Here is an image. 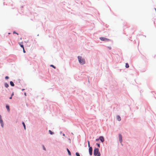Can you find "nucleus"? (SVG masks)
Instances as JSON below:
<instances>
[{"label":"nucleus","instance_id":"f257e3e1","mask_svg":"<svg viewBox=\"0 0 156 156\" xmlns=\"http://www.w3.org/2000/svg\"><path fill=\"white\" fill-rule=\"evenodd\" d=\"M79 62L80 63L83 64L85 63V61L84 59L82 57L78 56V57Z\"/></svg>","mask_w":156,"mask_h":156},{"label":"nucleus","instance_id":"f03ea898","mask_svg":"<svg viewBox=\"0 0 156 156\" xmlns=\"http://www.w3.org/2000/svg\"><path fill=\"white\" fill-rule=\"evenodd\" d=\"M94 155L97 156H100V154L99 152V149L97 148H95L94 150Z\"/></svg>","mask_w":156,"mask_h":156},{"label":"nucleus","instance_id":"7ed1b4c3","mask_svg":"<svg viewBox=\"0 0 156 156\" xmlns=\"http://www.w3.org/2000/svg\"><path fill=\"white\" fill-rule=\"evenodd\" d=\"M100 39L102 41H110V40L109 39L106 38H105V37H100Z\"/></svg>","mask_w":156,"mask_h":156},{"label":"nucleus","instance_id":"20e7f679","mask_svg":"<svg viewBox=\"0 0 156 156\" xmlns=\"http://www.w3.org/2000/svg\"><path fill=\"white\" fill-rule=\"evenodd\" d=\"M89 152L90 154L91 155L92 154V148L91 147H89Z\"/></svg>","mask_w":156,"mask_h":156},{"label":"nucleus","instance_id":"39448f33","mask_svg":"<svg viewBox=\"0 0 156 156\" xmlns=\"http://www.w3.org/2000/svg\"><path fill=\"white\" fill-rule=\"evenodd\" d=\"M119 140L120 141V142L121 143H122V135L121 134H119Z\"/></svg>","mask_w":156,"mask_h":156},{"label":"nucleus","instance_id":"423d86ee","mask_svg":"<svg viewBox=\"0 0 156 156\" xmlns=\"http://www.w3.org/2000/svg\"><path fill=\"white\" fill-rule=\"evenodd\" d=\"M99 139L102 142H103L104 141V138L102 136H100L99 137Z\"/></svg>","mask_w":156,"mask_h":156},{"label":"nucleus","instance_id":"0eeeda50","mask_svg":"<svg viewBox=\"0 0 156 156\" xmlns=\"http://www.w3.org/2000/svg\"><path fill=\"white\" fill-rule=\"evenodd\" d=\"M0 123L1 124L2 126V127H3L4 124H3V120H2V119H0Z\"/></svg>","mask_w":156,"mask_h":156},{"label":"nucleus","instance_id":"6e6552de","mask_svg":"<svg viewBox=\"0 0 156 156\" xmlns=\"http://www.w3.org/2000/svg\"><path fill=\"white\" fill-rule=\"evenodd\" d=\"M117 120L119 121H120L121 120V118L119 115H117L116 117Z\"/></svg>","mask_w":156,"mask_h":156},{"label":"nucleus","instance_id":"1a4fd4ad","mask_svg":"<svg viewBox=\"0 0 156 156\" xmlns=\"http://www.w3.org/2000/svg\"><path fill=\"white\" fill-rule=\"evenodd\" d=\"M6 107L7 110H8V111L9 112L10 109L9 106L8 105H6Z\"/></svg>","mask_w":156,"mask_h":156},{"label":"nucleus","instance_id":"9d476101","mask_svg":"<svg viewBox=\"0 0 156 156\" xmlns=\"http://www.w3.org/2000/svg\"><path fill=\"white\" fill-rule=\"evenodd\" d=\"M10 85L11 86H12V87L14 86V84L13 83L12 81H10Z\"/></svg>","mask_w":156,"mask_h":156},{"label":"nucleus","instance_id":"9b49d317","mask_svg":"<svg viewBox=\"0 0 156 156\" xmlns=\"http://www.w3.org/2000/svg\"><path fill=\"white\" fill-rule=\"evenodd\" d=\"M5 87L6 88L8 87L9 86L8 84V83H5Z\"/></svg>","mask_w":156,"mask_h":156},{"label":"nucleus","instance_id":"f8f14e48","mask_svg":"<svg viewBox=\"0 0 156 156\" xmlns=\"http://www.w3.org/2000/svg\"><path fill=\"white\" fill-rule=\"evenodd\" d=\"M67 151L68 152V154L69 155H71V153L70 151L68 149H67Z\"/></svg>","mask_w":156,"mask_h":156},{"label":"nucleus","instance_id":"ddd939ff","mask_svg":"<svg viewBox=\"0 0 156 156\" xmlns=\"http://www.w3.org/2000/svg\"><path fill=\"white\" fill-rule=\"evenodd\" d=\"M20 45V47L23 48H24L23 45L21 44V43H19Z\"/></svg>","mask_w":156,"mask_h":156},{"label":"nucleus","instance_id":"4468645a","mask_svg":"<svg viewBox=\"0 0 156 156\" xmlns=\"http://www.w3.org/2000/svg\"><path fill=\"white\" fill-rule=\"evenodd\" d=\"M49 132L50 133V134L51 135H52L54 134V133L50 130H49Z\"/></svg>","mask_w":156,"mask_h":156},{"label":"nucleus","instance_id":"2eb2a0df","mask_svg":"<svg viewBox=\"0 0 156 156\" xmlns=\"http://www.w3.org/2000/svg\"><path fill=\"white\" fill-rule=\"evenodd\" d=\"M125 66L126 68H128L129 67V64L128 63H126V64Z\"/></svg>","mask_w":156,"mask_h":156},{"label":"nucleus","instance_id":"dca6fc26","mask_svg":"<svg viewBox=\"0 0 156 156\" xmlns=\"http://www.w3.org/2000/svg\"><path fill=\"white\" fill-rule=\"evenodd\" d=\"M22 124L24 126V129L25 130L26 129V126H25L24 123V122H23Z\"/></svg>","mask_w":156,"mask_h":156},{"label":"nucleus","instance_id":"f3484780","mask_svg":"<svg viewBox=\"0 0 156 156\" xmlns=\"http://www.w3.org/2000/svg\"><path fill=\"white\" fill-rule=\"evenodd\" d=\"M76 154L77 156H80V154L78 152H76Z\"/></svg>","mask_w":156,"mask_h":156},{"label":"nucleus","instance_id":"a211bd4d","mask_svg":"<svg viewBox=\"0 0 156 156\" xmlns=\"http://www.w3.org/2000/svg\"><path fill=\"white\" fill-rule=\"evenodd\" d=\"M51 66L52 67H53V68H54V69H55L56 68V67H55L53 65H51Z\"/></svg>","mask_w":156,"mask_h":156},{"label":"nucleus","instance_id":"6ab92c4d","mask_svg":"<svg viewBox=\"0 0 156 156\" xmlns=\"http://www.w3.org/2000/svg\"><path fill=\"white\" fill-rule=\"evenodd\" d=\"M88 146L89 147H90V142H89V141H88Z\"/></svg>","mask_w":156,"mask_h":156},{"label":"nucleus","instance_id":"aec40b11","mask_svg":"<svg viewBox=\"0 0 156 156\" xmlns=\"http://www.w3.org/2000/svg\"><path fill=\"white\" fill-rule=\"evenodd\" d=\"M23 52L24 53H25L26 52V51H25V50H24V48H23Z\"/></svg>","mask_w":156,"mask_h":156},{"label":"nucleus","instance_id":"412c9836","mask_svg":"<svg viewBox=\"0 0 156 156\" xmlns=\"http://www.w3.org/2000/svg\"><path fill=\"white\" fill-rule=\"evenodd\" d=\"M97 145H98V147H100V144L98 143H97Z\"/></svg>","mask_w":156,"mask_h":156},{"label":"nucleus","instance_id":"4be33fe9","mask_svg":"<svg viewBox=\"0 0 156 156\" xmlns=\"http://www.w3.org/2000/svg\"><path fill=\"white\" fill-rule=\"evenodd\" d=\"M9 78V77L8 76H6L5 77V78L6 79H8Z\"/></svg>","mask_w":156,"mask_h":156},{"label":"nucleus","instance_id":"5701e85b","mask_svg":"<svg viewBox=\"0 0 156 156\" xmlns=\"http://www.w3.org/2000/svg\"><path fill=\"white\" fill-rule=\"evenodd\" d=\"M13 34H17V35H18V33H17L15 31H14V32H13Z\"/></svg>","mask_w":156,"mask_h":156},{"label":"nucleus","instance_id":"b1692460","mask_svg":"<svg viewBox=\"0 0 156 156\" xmlns=\"http://www.w3.org/2000/svg\"><path fill=\"white\" fill-rule=\"evenodd\" d=\"M108 48L110 50L111 49V47H108Z\"/></svg>","mask_w":156,"mask_h":156},{"label":"nucleus","instance_id":"393cba45","mask_svg":"<svg viewBox=\"0 0 156 156\" xmlns=\"http://www.w3.org/2000/svg\"><path fill=\"white\" fill-rule=\"evenodd\" d=\"M43 148L44 150H46L45 148V147H44V146H43Z\"/></svg>","mask_w":156,"mask_h":156},{"label":"nucleus","instance_id":"a878e982","mask_svg":"<svg viewBox=\"0 0 156 156\" xmlns=\"http://www.w3.org/2000/svg\"><path fill=\"white\" fill-rule=\"evenodd\" d=\"M2 119V116L1 115H0V119Z\"/></svg>","mask_w":156,"mask_h":156},{"label":"nucleus","instance_id":"bb28decb","mask_svg":"<svg viewBox=\"0 0 156 156\" xmlns=\"http://www.w3.org/2000/svg\"><path fill=\"white\" fill-rule=\"evenodd\" d=\"M99 140V138L96 139V141H98V140Z\"/></svg>","mask_w":156,"mask_h":156},{"label":"nucleus","instance_id":"cd10ccee","mask_svg":"<svg viewBox=\"0 0 156 156\" xmlns=\"http://www.w3.org/2000/svg\"><path fill=\"white\" fill-rule=\"evenodd\" d=\"M12 98V96H11V97H10L9 98V99H11Z\"/></svg>","mask_w":156,"mask_h":156},{"label":"nucleus","instance_id":"c85d7f7f","mask_svg":"<svg viewBox=\"0 0 156 156\" xmlns=\"http://www.w3.org/2000/svg\"><path fill=\"white\" fill-rule=\"evenodd\" d=\"M24 94H25V96H26V93H24Z\"/></svg>","mask_w":156,"mask_h":156},{"label":"nucleus","instance_id":"c756f323","mask_svg":"<svg viewBox=\"0 0 156 156\" xmlns=\"http://www.w3.org/2000/svg\"><path fill=\"white\" fill-rule=\"evenodd\" d=\"M13 95V94H12V95H11V96H12Z\"/></svg>","mask_w":156,"mask_h":156},{"label":"nucleus","instance_id":"7c9ffc66","mask_svg":"<svg viewBox=\"0 0 156 156\" xmlns=\"http://www.w3.org/2000/svg\"><path fill=\"white\" fill-rule=\"evenodd\" d=\"M63 136H65V134H63Z\"/></svg>","mask_w":156,"mask_h":156},{"label":"nucleus","instance_id":"2f4dec72","mask_svg":"<svg viewBox=\"0 0 156 156\" xmlns=\"http://www.w3.org/2000/svg\"><path fill=\"white\" fill-rule=\"evenodd\" d=\"M24 90V89H23L22 90Z\"/></svg>","mask_w":156,"mask_h":156}]
</instances>
